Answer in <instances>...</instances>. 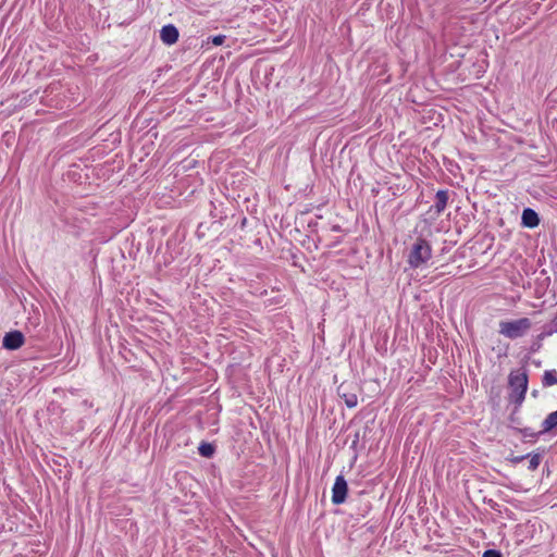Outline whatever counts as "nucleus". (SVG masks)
Segmentation results:
<instances>
[{
  "label": "nucleus",
  "instance_id": "nucleus-13",
  "mask_svg": "<svg viewBox=\"0 0 557 557\" xmlns=\"http://www.w3.org/2000/svg\"><path fill=\"white\" fill-rule=\"evenodd\" d=\"M528 457L530 458L528 469L535 471L541 463L542 456L540 454H529L527 455V458Z\"/></svg>",
  "mask_w": 557,
  "mask_h": 557
},
{
  "label": "nucleus",
  "instance_id": "nucleus-14",
  "mask_svg": "<svg viewBox=\"0 0 557 557\" xmlns=\"http://www.w3.org/2000/svg\"><path fill=\"white\" fill-rule=\"evenodd\" d=\"M225 39H226L225 35H216L213 37H209L207 42H212L214 46H221L224 44Z\"/></svg>",
  "mask_w": 557,
  "mask_h": 557
},
{
  "label": "nucleus",
  "instance_id": "nucleus-2",
  "mask_svg": "<svg viewBox=\"0 0 557 557\" xmlns=\"http://www.w3.org/2000/svg\"><path fill=\"white\" fill-rule=\"evenodd\" d=\"M532 326L529 318H521L513 321H500L499 333L507 338L516 339L522 337Z\"/></svg>",
  "mask_w": 557,
  "mask_h": 557
},
{
  "label": "nucleus",
  "instance_id": "nucleus-6",
  "mask_svg": "<svg viewBox=\"0 0 557 557\" xmlns=\"http://www.w3.org/2000/svg\"><path fill=\"white\" fill-rule=\"evenodd\" d=\"M24 344V335L20 331H12L4 335L2 346L9 350L18 349Z\"/></svg>",
  "mask_w": 557,
  "mask_h": 557
},
{
  "label": "nucleus",
  "instance_id": "nucleus-4",
  "mask_svg": "<svg viewBox=\"0 0 557 557\" xmlns=\"http://www.w3.org/2000/svg\"><path fill=\"white\" fill-rule=\"evenodd\" d=\"M348 492V485L343 475H337L332 487V503L341 505L345 503Z\"/></svg>",
  "mask_w": 557,
  "mask_h": 557
},
{
  "label": "nucleus",
  "instance_id": "nucleus-17",
  "mask_svg": "<svg viewBox=\"0 0 557 557\" xmlns=\"http://www.w3.org/2000/svg\"><path fill=\"white\" fill-rule=\"evenodd\" d=\"M527 458V455L516 456L511 459L512 463H519L523 461Z\"/></svg>",
  "mask_w": 557,
  "mask_h": 557
},
{
  "label": "nucleus",
  "instance_id": "nucleus-8",
  "mask_svg": "<svg viewBox=\"0 0 557 557\" xmlns=\"http://www.w3.org/2000/svg\"><path fill=\"white\" fill-rule=\"evenodd\" d=\"M522 224L527 227L533 228L540 224L539 214L531 208H525L522 211Z\"/></svg>",
  "mask_w": 557,
  "mask_h": 557
},
{
  "label": "nucleus",
  "instance_id": "nucleus-10",
  "mask_svg": "<svg viewBox=\"0 0 557 557\" xmlns=\"http://www.w3.org/2000/svg\"><path fill=\"white\" fill-rule=\"evenodd\" d=\"M540 434H545L557 428V410L550 412L542 422Z\"/></svg>",
  "mask_w": 557,
  "mask_h": 557
},
{
  "label": "nucleus",
  "instance_id": "nucleus-7",
  "mask_svg": "<svg viewBox=\"0 0 557 557\" xmlns=\"http://www.w3.org/2000/svg\"><path fill=\"white\" fill-rule=\"evenodd\" d=\"M160 38L163 44L173 45L178 39V30L172 24L165 25L162 27V29L160 32Z\"/></svg>",
  "mask_w": 557,
  "mask_h": 557
},
{
  "label": "nucleus",
  "instance_id": "nucleus-9",
  "mask_svg": "<svg viewBox=\"0 0 557 557\" xmlns=\"http://www.w3.org/2000/svg\"><path fill=\"white\" fill-rule=\"evenodd\" d=\"M448 202V191L447 190H438L435 195V203L432 209L435 211L438 216L445 210Z\"/></svg>",
  "mask_w": 557,
  "mask_h": 557
},
{
  "label": "nucleus",
  "instance_id": "nucleus-16",
  "mask_svg": "<svg viewBox=\"0 0 557 557\" xmlns=\"http://www.w3.org/2000/svg\"><path fill=\"white\" fill-rule=\"evenodd\" d=\"M482 557H502V553L496 549H487L483 553Z\"/></svg>",
  "mask_w": 557,
  "mask_h": 557
},
{
  "label": "nucleus",
  "instance_id": "nucleus-3",
  "mask_svg": "<svg viewBox=\"0 0 557 557\" xmlns=\"http://www.w3.org/2000/svg\"><path fill=\"white\" fill-rule=\"evenodd\" d=\"M509 386L511 388L510 400L521 406L528 389V376L525 373H510Z\"/></svg>",
  "mask_w": 557,
  "mask_h": 557
},
{
  "label": "nucleus",
  "instance_id": "nucleus-5",
  "mask_svg": "<svg viewBox=\"0 0 557 557\" xmlns=\"http://www.w3.org/2000/svg\"><path fill=\"white\" fill-rule=\"evenodd\" d=\"M337 394L341 398L344 399L346 406L348 408H354L357 406L358 404V396L356 394V391L355 388L352 387L351 384H348V383H342L338 387H337Z\"/></svg>",
  "mask_w": 557,
  "mask_h": 557
},
{
  "label": "nucleus",
  "instance_id": "nucleus-1",
  "mask_svg": "<svg viewBox=\"0 0 557 557\" xmlns=\"http://www.w3.org/2000/svg\"><path fill=\"white\" fill-rule=\"evenodd\" d=\"M432 257V248L430 243L419 237L412 245L409 256H408V263L411 268H420L422 264L428 262Z\"/></svg>",
  "mask_w": 557,
  "mask_h": 557
},
{
  "label": "nucleus",
  "instance_id": "nucleus-12",
  "mask_svg": "<svg viewBox=\"0 0 557 557\" xmlns=\"http://www.w3.org/2000/svg\"><path fill=\"white\" fill-rule=\"evenodd\" d=\"M198 451L202 457L210 458L214 454V447L210 443H201L198 447Z\"/></svg>",
  "mask_w": 557,
  "mask_h": 557
},
{
  "label": "nucleus",
  "instance_id": "nucleus-11",
  "mask_svg": "<svg viewBox=\"0 0 557 557\" xmlns=\"http://www.w3.org/2000/svg\"><path fill=\"white\" fill-rule=\"evenodd\" d=\"M542 384L544 387H549L557 384V371L546 370L543 374Z\"/></svg>",
  "mask_w": 557,
  "mask_h": 557
},
{
  "label": "nucleus",
  "instance_id": "nucleus-15",
  "mask_svg": "<svg viewBox=\"0 0 557 557\" xmlns=\"http://www.w3.org/2000/svg\"><path fill=\"white\" fill-rule=\"evenodd\" d=\"M521 434L524 436V437H536V436H540V431L536 433V432H533L531 429L529 428H525V429H522L520 430Z\"/></svg>",
  "mask_w": 557,
  "mask_h": 557
}]
</instances>
